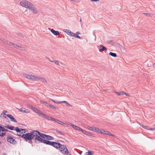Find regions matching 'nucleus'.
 Listing matches in <instances>:
<instances>
[{
    "label": "nucleus",
    "mask_w": 155,
    "mask_h": 155,
    "mask_svg": "<svg viewBox=\"0 0 155 155\" xmlns=\"http://www.w3.org/2000/svg\"><path fill=\"white\" fill-rule=\"evenodd\" d=\"M36 137L35 130H32L30 133L23 134L22 135V137L26 141H31L33 140L36 142V140H35Z\"/></svg>",
    "instance_id": "obj_1"
},
{
    "label": "nucleus",
    "mask_w": 155,
    "mask_h": 155,
    "mask_svg": "<svg viewBox=\"0 0 155 155\" xmlns=\"http://www.w3.org/2000/svg\"><path fill=\"white\" fill-rule=\"evenodd\" d=\"M36 137L35 140L41 142V140H44V139H45L46 134H44L38 130H35Z\"/></svg>",
    "instance_id": "obj_2"
},
{
    "label": "nucleus",
    "mask_w": 155,
    "mask_h": 155,
    "mask_svg": "<svg viewBox=\"0 0 155 155\" xmlns=\"http://www.w3.org/2000/svg\"><path fill=\"white\" fill-rule=\"evenodd\" d=\"M24 77L26 78L29 79L31 81H38L39 77L35 76V75H32L31 74H23Z\"/></svg>",
    "instance_id": "obj_3"
},
{
    "label": "nucleus",
    "mask_w": 155,
    "mask_h": 155,
    "mask_svg": "<svg viewBox=\"0 0 155 155\" xmlns=\"http://www.w3.org/2000/svg\"><path fill=\"white\" fill-rule=\"evenodd\" d=\"M59 148L60 151L62 153L65 155H68V151L65 145L61 144Z\"/></svg>",
    "instance_id": "obj_4"
},
{
    "label": "nucleus",
    "mask_w": 155,
    "mask_h": 155,
    "mask_svg": "<svg viewBox=\"0 0 155 155\" xmlns=\"http://www.w3.org/2000/svg\"><path fill=\"white\" fill-rule=\"evenodd\" d=\"M31 4L30 2L26 0H23L20 2V5L22 6L27 8H28Z\"/></svg>",
    "instance_id": "obj_5"
},
{
    "label": "nucleus",
    "mask_w": 155,
    "mask_h": 155,
    "mask_svg": "<svg viewBox=\"0 0 155 155\" xmlns=\"http://www.w3.org/2000/svg\"><path fill=\"white\" fill-rule=\"evenodd\" d=\"M15 130L17 132V135L19 137H22V135L23 133H25V129H19L18 127H16L15 128Z\"/></svg>",
    "instance_id": "obj_6"
},
{
    "label": "nucleus",
    "mask_w": 155,
    "mask_h": 155,
    "mask_svg": "<svg viewBox=\"0 0 155 155\" xmlns=\"http://www.w3.org/2000/svg\"><path fill=\"white\" fill-rule=\"evenodd\" d=\"M28 8L34 14H36L38 13V11L36 8L32 4H31Z\"/></svg>",
    "instance_id": "obj_7"
},
{
    "label": "nucleus",
    "mask_w": 155,
    "mask_h": 155,
    "mask_svg": "<svg viewBox=\"0 0 155 155\" xmlns=\"http://www.w3.org/2000/svg\"><path fill=\"white\" fill-rule=\"evenodd\" d=\"M3 41L6 44L9 45V46H12V47L15 48L17 49L18 45L12 43L10 42L5 39Z\"/></svg>",
    "instance_id": "obj_8"
},
{
    "label": "nucleus",
    "mask_w": 155,
    "mask_h": 155,
    "mask_svg": "<svg viewBox=\"0 0 155 155\" xmlns=\"http://www.w3.org/2000/svg\"><path fill=\"white\" fill-rule=\"evenodd\" d=\"M99 133H101L104 134H107L113 137H115L114 135L113 134L110 132L107 131L103 129L100 130Z\"/></svg>",
    "instance_id": "obj_9"
},
{
    "label": "nucleus",
    "mask_w": 155,
    "mask_h": 155,
    "mask_svg": "<svg viewBox=\"0 0 155 155\" xmlns=\"http://www.w3.org/2000/svg\"><path fill=\"white\" fill-rule=\"evenodd\" d=\"M7 139L8 141L10 142L11 143L15 144L16 143V141H15V140L14 139H13V138L11 137L10 136L9 137H7Z\"/></svg>",
    "instance_id": "obj_10"
},
{
    "label": "nucleus",
    "mask_w": 155,
    "mask_h": 155,
    "mask_svg": "<svg viewBox=\"0 0 155 155\" xmlns=\"http://www.w3.org/2000/svg\"><path fill=\"white\" fill-rule=\"evenodd\" d=\"M61 144L60 143H58L54 141H52L51 146H52L57 149L60 147Z\"/></svg>",
    "instance_id": "obj_11"
},
{
    "label": "nucleus",
    "mask_w": 155,
    "mask_h": 155,
    "mask_svg": "<svg viewBox=\"0 0 155 155\" xmlns=\"http://www.w3.org/2000/svg\"><path fill=\"white\" fill-rule=\"evenodd\" d=\"M40 142L43 143L47 145L51 146L52 141H50L49 140H46L44 139V140H41Z\"/></svg>",
    "instance_id": "obj_12"
},
{
    "label": "nucleus",
    "mask_w": 155,
    "mask_h": 155,
    "mask_svg": "<svg viewBox=\"0 0 155 155\" xmlns=\"http://www.w3.org/2000/svg\"><path fill=\"white\" fill-rule=\"evenodd\" d=\"M113 91L116 94H117L118 95H122L124 94H125L127 96H129V95L128 94H127L126 92H125L124 91H121L120 92H117L115 91Z\"/></svg>",
    "instance_id": "obj_13"
},
{
    "label": "nucleus",
    "mask_w": 155,
    "mask_h": 155,
    "mask_svg": "<svg viewBox=\"0 0 155 155\" xmlns=\"http://www.w3.org/2000/svg\"><path fill=\"white\" fill-rule=\"evenodd\" d=\"M17 109H18L19 111L21 112H24L25 113H28L30 112L28 109H26L25 108H22L20 109L17 108Z\"/></svg>",
    "instance_id": "obj_14"
},
{
    "label": "nucleus",
    "mask_w": 155,
    "mask_h": 155,
    "mask_svg": "<svg viewBox=\"0 0 155 155\" xmlns=\"http://www.w3.org/2000/svg\"><path fill=\"white\" fill-rule=\"evenodd\" d=\"M6 116H7L8 117L10 118L11 120L12 121L14 122H17L16 120L14 117L12 115L10 114H8L6 115Z\"/></svg>",
    "instance_id": "obj_15"
},
{
    "label": "nucleus",
    "mask_w": 155,
    "mask_h": 155,
    "mask_svg": "<svg viewBox=\"0 0 155 155\" xmlns=\"http://www.w3.org/2000/svg\"><path fill=\"white\" fill-rule=\"evenodd\" d=\"M50 100L52 102H54V103L57 104H61L62 103H65V104L66 103H67V101H56L55 100L51 99H50Z\"/></svg>",
    "instance_id": "obj_16"
},
{
    "label": "nucleus",
    "mask_w": 155,
    "mask_h": 155,
    "mask_svg": "<svg viewBox=\"0 0 155 155\" xmlns=\"http://www.w3.org/2000/svg\"><path fill=\"white\" fill-rule=\"evenodd\" d=\"M51 32L55 35H60V34L58 31H56L53 29H51Z\"/></svg>",
    "instance_id": "obj_17"
},
{
    "label": "nucleus",
    "mask_w": 155,
    "mask_h": 155,
    "mask_svg": "<svg viewBox=\"0 0 155 155\" xmlns=\"http://www.w3.org/2000/svg\"><path fill=\"white\" fill-rule=\"evenodd\" d=\"M39 78L38 81H41L42 83H43L44 84H45L47 83V81L45 78L40 77H39Z\"/></svg>",
    "instance_id": "obj_18"
},
{
    "label": "nucleus",
    "mask_w": 155,
    "mask_h": 155,
    "mask_svg": "<svg viewBox=\"0 0 155 155\" xmlns=\"http://www.w3.org/2000/svg\"><path fill=\"white\" fill-rule=\"evenodd\" d=\"M52 62H53L54 63H55L57 65H60V63L62 65H63L64 64L63 63L61 62H60L59 61H58V60H52Z\"/></svg>",
    "instance_id": "obj_19"
},
{
    "label": "nucleus",
    "mask_w": 155,
    "mask_h": 155,
    "mask_svg": "<svg viewBox=\"0 0 155 155\" xmlns=\"http://www.w3.org/2000/svg\"><path fill=\"white\" fill-rule=\"evenodd\" d=\"M100 130H99L97 127H93L92 130V131L99 133Z\"/></svg>",
    "instance_id": "obj_20"
},
{
    "label": "nucleus",
    "mask_w": 155,
    "mask_h": 155,
    "mask_svg": "<svg viewBox=\"0 0 155 155\" xmlns=\"http://www.w3.org/2000/svg\"><path fill=\"white\" fill-rule=\"evenodd\" d=\"M36 113H37L38 115L41 116L43 118L44 117V116H45V114L43 113L41 111L39 110Z\"/></svg>",
    "instance_id": "obj_21"
},
{
    "label": "nucleus",
    "mask_w": 155,
    "mask_h": 155,
    "mask_svg": "<svg viewBox=\"0 0 155 155\" xmlns=\"http://www.w3.org/2000/svg\"><path fill=\"white\" fill-rule=\"evenodd\" d=\"M36 113H37L38 115L41 116L43 118L44 117V116H45V114L43 113L41 111L39 110Z\"/></svg>",
    "instance_id": "obj_22"
},
{
    "label": "nucleus",
    "mask_w": 155,
    "mask_h": 155,
    "mask_svg": "<svg viewBox=\"0 0 155 155\" xmlns=\"http://www.w3.org/2000/svg\"><path fill=\"white\" fill-rule=\"evenodd\" d=\"M81 131L83 132V133L84 134L87 135V136H91L92 135H91L92 134L91 133L87 132L85 130H83L82 129Z\"/></svg>",
    "instance_id": "obj_23"
},
{
    "label": "nucleus",
    "mask_w": 155,
    "mask_h": 155,
    "mask_svg": "<svg viewBox=\"0 0 155 155\" xmlns=\"http://www.w3.org/2000/svg\"><path fill=\"white\" fill-rule=\"evenodd\" d=\"M45 139L49 140H52L54 139L52 137L47 135H46Z\"/></svg>",
    "instance_id": "obj_24"
},
{
    "label": "nucleus",
    "mask_w": 155,
    "mask_h": 155,
    "mask_svg": "<svg viewBox=\"0 0 155 155\" xmlns=\"http://www.w3.org/2000/svg\"><path fill=\"white\" fill-rule=\"evenodd\" d=\"M43 118H46L48 120H51V121H52V119L53 118H52V117H51L48 116H47L46 114H45V116H44V117H43Z\"/></svg>",
    "instance_id": "obj_25"
},
{
    "label": "nucleus",
    "mask_w": 155,
    "mask_h": 155,
    "mask_svg": "<svg viewBox=\"0 0 155 155\" xmlns=\"http://www.w3.org/2000/svg\"><path fill=\"white\" fill-rule=\"evenodd\" d=\"M50 108L54 110H58V107H56L50 104L49 107Z\"/></svg>",
    "instance_id": "obj_26"
},
{
    "label": "nucleus",
    "mask_w": 155,
    "mask_h": 155,
    "mask_svg": "<svg viewBox=\"0 0 155 155\" xmlns=\"http://www.w3.org/2000/svg\"><path fill=\"white\" fill-rule=\"evenodd\" d=\"M5 127H6L8 129H9L10 130H14V129L15 128V127L13 126H5Z\"/></svg>",
    "instance_id": "obj_27"
},
{
    "label": "nucleus",
    "mask_w": 155,
    "mask_h": 155,
    "mask_svg": "<svg viewBox=\"0 0 155 155\" xmlns=\"http://www.w3.org/2000/svg\"><path fill=\"white\" fill-rule=\"evenodd\" d=\"M109 54L114 57H116L117 56L116 54L112 52H110L109 53Z\"/></svg>",
    "instance_id": "obj_28"
},
{
    "label": "nucleus",
    "mask_w": 155,
    "mask_h": 155,
    "mask_svg": "<svg viewBox=\"0 0 155 155\" xmlns=\"http://www.w3.org/2000/svg\"><path fill=\"white\" fill-rule=\"evenodd\" d=\"M63 31L66 33L68 35H69L71 31L68 29H64L63 30Z\"/></svg>",
    "instance_id": "obj_29"
},
{
    "label": "nucleus",
    "mask_w": 155,
    "mask_h": 155,
    "mask_svg": "<svg viewBox=\"0 0 155 155\" xmlns=\"http://www.w3.org/2000/svg\"><path fill=\"white\" fill-rule=\"evenodd\" d=\"M73 128H74V129L77 130H80L81 131L82 129L80 127H79L77 126H75V125Z\"/></svg>",
    "instance_id": "obj_30"
},
{
    "label": "nucleus",
    "mask_w": 155,
    "mask_h": 155,
    "mask_svg": "<svg viewBox=\"0 0 155 155\" xmlns=\"http://www.w3.org/2000/svg\"><path fill=\"white\" fill-rule=\"evenodd\" d=\"M55 130L58 133L60 134L61 135H64V134L63 132H61V131L59 130L58 129H56Z\"/></svg>",
    "instance_id": "obj_31"
},
{
    "label": "nucleus",
    "mask_w": 155,
    "mask_h": 155,
    "mask_svg": "<svg viewBox=\"0 0 155 155\" xmlns=\"http://www.w3.org/2000/svg\"><path fill=\"white\" fill-rule=\"evenodd\" d=\"M106 49V48L104 46H103V47H102V48L100 49L99 50V51L101 52L105 50Z\"/></svg>",
    "instance_id": "obj_32"
},
{
    "label": "nucleus",
    "mask_w": 155,
    "mask_h": 155,
    "mask_svg": "<svg viewBox=\"0 0 155 155\" xmlns=\"http://www.w3.org/2000/svg\"><path fill=\"white\" fill-rule=\"evenodd\" d=\"M6 134V133L4 132L0 131V136H4Z\"/></svg>",
    "instance_id": "obj_33"
},
{
    "label": "nucleus",
    "mask_w": 155,
    "mask_h": 155,
    "mask_svg": "<svg viewBox=\"0 0 155 155\" xmlns=\"http://www.w3.org/2000/svg\"><path fill=\"white\" fill-rule=\"evenodd\" d=\"M6 115H5L4 114H2V113H1V117L3 119H5L6 118Z\"/></svg>",
    "instance_id": "obj_34"
},
{
    "label": "nucleus",
    "mask_w": 155,
    "mask_h": 155,
    "mask_svg": "<svg viewBox=\"0 0 155 155\" xmlns=\"http://www.w3.org/2000/svg\"><path fill=\"white\" fill-rule=\"evenodd\" d=\"M27 106L28 107H29L31 109H32L34 107H33V106H32L31 105H30L29 104H27Z\"/></svg>",
    "instance_id": "obj_35"
},
{
    "label": "nucleus",
    "mask_w": 155,
    "mask_h": 155,
    "mask_svg": "<svg viewBox=\"0 0 155 155\" xmlns=\"http://www.w3.org/2000/svg\"><path fill=\"white\" fill-rule=\"evenodd\" d=\"M43 104L44 105H45L46 107H49V105H50V104H48V103L47 102H44Z\"/></svg>",
    "instance_id": "obj_36"
},
{
    "label": "nucleus",
    "mask_w": 155,
    "mask_h": 155,
    "mask_svg": "<svg viewBox=\"0 0 155 155\" xmlns=\"http://www.w3.org/2000/svg\"><path fill=\"white\" fill-rule=\"evenodd\" d=\"M74 36H73V37H74L79 39L81 38V37L77 35L76 34L74 33Z\"/></svg>",
    "instance_id": "obj_37"
},
{
    "label": "nucleus",
    "mask_w": 155,
    "mask_h": 155,
    "mask_svg": "<svg viewBox=\"0 0 155 155\" xmlns=\"http://www.w3.org/2000/svg\"><path fill=\"white\" fill-rule=\"evenodd\" d=\"M17 49H19L21 51H23L24 50V48L22 47L19 45H18V47Z\"/></svg>",
    "instance_id": "obj_38"
},
{
    "label": "nucleus",
    "mask_w": 155,
    "mask_h": 155,
    "mask_svg": "<svg viewBox=\"0 0 155 155\" xmlns=\"http://www.w3.org/2000/svg\"><path fill=\"white\" fill-rule=\"evenodd\" d=\"M85 155H92V153L91 151H88L86 153Z\"/></svg>",
    "instance_id": "obj_39"
},
{
    "label": "nucleus",
    "mask_w": 155,
    "mask_h": 155,
    "mask_svg": "<svg viewBox=\"0 0 155 155\" xmlns=\"http://www.w3.org/2000/svg\"><path fill=\"white\" fill-rule=\"evenodd\" d=\"M5 129L4 127H2L1 126H0V131L5 132Z\"/></svg>",
    "instance_id": "obj_40"
},
{
    "label": "nucleus",
    "mask_w": 155,
    "mask_h": 155,
    "mask_svg": "<svg viewBox=\"0 0 155 155\" xmlns=\"http://www.w3.org/2000/svg\"><path fill=\"white\" fill-rule=\"evenodd\" d=\"M35 112V113H36L37 112L38 110V109L37 108H35V107H34L33 109H32Z\"/></svg>",
    "instance_id": "obj_41"
},
{
    "label": "nucleus",
    "mask_w": 155,
    "mask_h": 155,
    "mask_svg": "<svg viewBox=\"0 0 155 155\" xmlns=\"http://www.w3.org/2000/svg\"><path fill=\"white\" fill-rule=\"evenodd\" d=\"M58 124H61L62 125H64L65 124L63 122L61 121H60L59 120L58 122Z\"/></svg>",
    "instance_id": "obj_42"
},
{
    "label": "nucleus",
    "mask_w": 155,
    "mask_h": 155,
    "mask_svg": "<svg viewBox=\"0 0 155 155\" xmlns=\"http://www.w3.org/2000/svg\"><path fill=\"white\" fill-rule=\"evenodd\" d=\"M143 14L146 15L148 17H151V14H150L149 13H143Z\"/></svg>",
    "instance_id": "obj_43"
},
{
    "label": "nucleus",
    "mask_w": 155,
    "mask_h": 155,
    "mask_svg": "<svg viewBox=\"0 0 155 155\" xmlns=\"http://www.w3.org/2000/svg\"><path fill=\"white\" fill-rule=\"evenodd\" d=\"M107 43L112 45H113L114 44V42L113 41H107Z\"/></svg>",
    "instance_id": "obj_44"
},
{
    "label": "nucleus",
    "mask_w": 155,
    "mask_h": 155,
    "mask_svg": "<svg viewBox=\"0 0 155 155\" xmlns=\"http://www.w3.org/2000/svg\"><path fill=\"white\" fill-rule=\"evenodd\" d=\"M87 128L89 130L92 131V130L93 127L88 126L87 127Z\"/></svg>",
    "instance_id": "obj_45"
},
{
    "label": "nucleus",
    "mask_w": 155,
    "mask_h": 155,
    "mask_svg": "<svg viewBox=\"0 0 155 155\" xmlns=\"http://www.w3.org/2000/svg\"><path fill=\"white\" fill-rule=\"evenodd\" d=\"M74 33H73L71 31V32H70V33L69 35H70L72 37H73V36H74Z\"/></svg>",
    "instance_id": "obj_46"
},
{
    "label": "nucleus",
    "mask_w": 155,
    "mask_h": 155,
    "mask_svg": "<svg viewBox=\"0 0 155 155\" xmlns=\"http://www.w3.org/2000/svg\"><path fill=\"white\" fill-rule=\"evenodd\" d=\"M68 124L70 126H71L73 128L74 127V124H72L71 123H69Z\"/></svg>",
    "instance_id": "obj_47"
},
{
    "label": "nucleus",
    "mask_w": 155,
    "mask_h": 155,
    "mask_svg": "<svg viewBox=\"0 0 155 155\" xmlns=\"http://www.w3.org/2000/svg\"><path fill=\"white\" fill-rule=\"evenodd\" d=\"M149 130H155V127L154 128L153 127H149Z\"/></svg>",
    "instance_id": "obj_48"
},
{
    "label": "nucleus",
    "mask_w": 155,
    "mask_h": 155,
    "mask_svg": "<svg viewBox=\"0 0 155 155\" xmlns=\"http://www.w3.org/2000/svg\"><path fill=\"white\" fill-rule=\"evenodd\" d=\"M46 58L48 59V60L49 61L51 62H52V60H51V59L47 57H46Z\"/></svg>",
    "instance_id": "obj_49"
},
{
    "label": "nucleus",
    "mask_w": 155,
    "mask_h": 155,
    "mask_svg": "<svg viewBox=\"0 0 155 155\" xmlns=\"http://www.w3.org/2000/svg\"><path fill=\"white\" fill-rule=\"evenodd\" d=\"M7 112V111L6 110H3V112H2V114H4L5 115H6L5 113Z\"/></svg>",
    "instance_id": "obj_50"
},
{
    "label": "nucleus",
    "mask_w": 155,
    "mask_h": 155,
    "mask_svg": "<svg viewBox=\"0 0 155 155\" xmlns=\"http://www.w3.org/2000/svg\"><path fill=\"white\" fill-rule=\"evenodd\" d=\"M65 104H66V105L67 106H68V107L69 106H71V107L72 106V105H71L70 104L67 102V103H66Z\"/></svg>",
    "instance_id": "obj_51"
},
{
    "label": "nucleus",
    "mask_w": 155,
    "mask_h": 155,
    "mask_svg": "<svg viewBox=\"0 0 155 155\" xmlns=\"http://www.w3.org/2000/svg\"><path fill=\"white\" fill-rule=\"evenodd\" d=\"M18 35H19L20 36H21V37L24 36H23V35L22 34H21V33H18Z\"/></svg>",
    "instance_id": "obj_52"
},
{
    "label": "nucleus",
    "mask_w": 155,
    "mask_h": 155,
    "mask_svg": "<svg viewBox=\"0 0 155 155\" xmlns=\"http://www.w3.org/2000/svg\"><path fill=\"white\" fill-rule=\"evenodd\" d=\"M92 2H97L99 1V0H90Z\"/></svg>",
    "instance_id": "obj_53"
},
{
    "label": "nucleus",
    "mask_w": 155,
    "mask_h": 155,
    "mask_svg": "<svg viewBox=\"0 0 155 155\" xmlns=\"http://www.w3.org/2000/svg\"><path fill=\"white\" fill-rule=\"evenodd\" d=\"M149 127H148L147 126H146V127L145 128V129H147L149 130Z\"/></svg>",
    "instance_id": "obj_54"
},
{
    "label": "nucleus",
    "mask_w": 155,
    "mask_h": 155,
    "mask_svg": "<svg viewBox=\"0 0 155 155\" xmlns=\"http://www.w3.org/2000/svg\"><path fill=\"white\" fill-rule=\"evenodd\" d=\"M56 119H57L53 118L52 119V121H54L55 122Z\"/></svg>",
    "instance_id": "obj_55"
},
{
    "label": "nucleus",
    "mask_w": 155,
    "mask_h": 155,
    "mask_svg": "<svg viewBox=\"0 0 155 155\" xmlns=\"http://www.w3.org/2000/svg\"><path fill=\"white\" fill-rule=\"evenodd\" d=\"M76 34L78 35L80 34V33L79 32H77Z\"/></svg>",
    "instance_id": "obj_56"
},
{
    "label": "nucleus",
    "mask_w": 155,
    "mask_h": 155,
    "mask_svg": "<svg viewBox=\"0 0 155 155\" xmlns=\"http://www.w3.org/2000/svg\"><path fill=\"white\" fill-rule=\"evenodd\" d=\"M59 121V120H58V119H56V121H55V122L58 123V122Z\"/></svg>",
    "instance_id": "obj_57"
},
{
    "label": "nucleus",
    "mask_w": 155,
    "mask_h": 155,
    "mask_svg": "<svg viewBox=\"0 0 155 155\" xmlns=\"http://www.w3.org/2000/svg\"><path fill=\"white\" fill-rule=\"evenodd\" d=\"M40 103H42L43 104V103L44 102H45L44 101H40Z\"/></svg>",
    "instance_id": "obj_58"
},
{
    "label": "nucleus",
    "mask_w": 155,
    "mask_h": 155,
    "mask_svg": "<svg viewBox=\"0 0 155 155\" xmlns=\"http://www.w3.org/2000/svg\"><path fill=\"white\" fill-rule=\"evenodd\" d=\"M103 46H103V45H100V48H101V47L102 48V47H103Z\"/></svg>",
    "instance_id": "obj_59"
},
{
    "label": "nucleus",
    "mask_w": 155,
    "mask_h": 155,
    "mask_svg": "<svg viewBox=\"0 0 155 155\" xmlns=\"http://www.w3.org/2000/svg\"><path fill=\"white\" fill-rule=\"evenodd\" d=\"M5 132H8V130H7V129H6L5 130Z\"/></svg>",
    "instance_id": "obj_60"
},
{
    "label": "nucleus",
    "mask_w": 155,
    "mask_h": 155,
    "mask_svg": "<svg viewBox=\"0 0 155 155\" xmlns=\"http://www.w3.org/2000/svg\"><path fill=\"white\" fill-rule=\"evenodd\" d=\"M142 127L143 128H145L146 127V126L143 125V126H142Z\"/></svg>",
    "instance_id": "obj_61"
},
{
    "label": "nucleus",
    "mask_w": 155,
    "mask_h": 155,
    "mask_svg": "<svg viewBox=\"0 0 155 155\" xmlns=\"http://www.w3.org/2000/svg\"><path fill=\"white\" fill-rule=\"evenodd\" d=\"M94 35L95 36V40L96 39V36L95 35H94Z\"/></svg>",
    "instance_id": "obj_62"
},
{
    "label": "nucleus",
    "mask_w": 155,
    "mask_h": 155,
    "mask_svg": "<svg viewBox=\"0 0 155 155\" xmlns=\"http://www.w3.org/2000/svg\"><path fill=\"white\" fill-rule=\"evenodd\" d=\"M103 91H104V92H106L107 91L106 90H103Z\"/></svg>",
    "instance_id": "obj_63"
},
{
    "label": "nucleus",
    "mask_w": 155,
    "mask_h": 155,
    "mask_svg": "<svg viewBox=\"0 0 155 155\" xmlns=\"http://www.w3.org/2000/svg\"><path fill=\"white\" fill-rule=\"evenodd\" d=\"M153 66L155 67V63H154L153 64Z\"/></svg>",
    "instance_id": "obj_64"
}]
</instances>
